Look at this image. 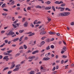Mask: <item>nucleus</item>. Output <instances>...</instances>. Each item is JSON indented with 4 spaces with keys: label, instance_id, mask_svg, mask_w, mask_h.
Returning <instances> with one entry per match:
<instances>
[{
    "label": "nucleus",
    "instance_id": "nucleus-1",
    "mask_svg": "<svg viewBox=\"0 0 74 74\" xmlns=\"http://www.w3.org/2000/svg\"><path fill=\"white\" fill-rule=\"evenodd\" d=\"M70 14V12H63L62 13H60L58 14V16H66Z\"/></svg>",
    "mask_w": 74,
    "mask_h": 74
},
{
    "label": "nucleus",
    "instance_id": "nucleus-2",
    "mask_svg": "<svg viewBox=\"0 0 74 74\" xmlns=\"http://www.w3.org/2000/svg\"><path fill=\"white\" fill-rule=\"evenodd\" d=\"M15 33L12 32V31H10L7 34V36H12L13 34H14Z\"/></svg>",
    "mask_w": 74,
    "mask_h": 74
},
{
    "label": "nucleus",
    "instance_id": "nucleus-3",
    "mask_svg": "<svg viewBox=\"0 0 74 74\" xmlns=\"http://www.w3.org/2000/svg\"><path fill=\"white\" fill-rule=\"evenodd\" d=\"M3 59L4 60H6V61H8L9 60V58H8V56H6L4 57L3 58Z\"/></svg>",
    "mask_w": 74,
    "mask_h": 74
},
{
    "label": "nucleus",
    "instance_id": "nucleus-4",
    "mask_svg": "<svg viewBox=\"0 0 74 74\" xmlns=\"http://www.w3.org/2000/svg\"><path fill=\"white\" fill-rule=\"evenodd\" d=\"M60 9V11H63L64 10V9H65V8H62L61 7H60L58 8V10Z\"/></svg>",
    "mask_w": 74,
    "mask_h": 74
},
{
    "label": "nucleus",
    "instance_id": "nucleus-5",
    "mask_svg": "<svg viewBox=\"0 0 74 74\" xmlns=\"http://www.w3.org/2000/svg\"><path fill=\"white\" fill-rule=\"evenodd\" d=\"M9 2H11V5H13L15 3V1H12V0H11L9 1Z\"/></svg>",
    "mask_w": 74,
    "mask_h": 74
},
{
    "label": "nucleus",
    "instance_id": "nucleus-6",
    "mask_svg": "<svg viewBox=\"0 0 74 74\" xmlns=\"http://www.w3.org/2000/svg\"><path fill=\"white\" fill-rule=\"evenodd\" d=\"M23 25L25 27H27V26H28V22H25Z\"/></svg>",
    "mask_w": 74,
    "mask_h": 74
},
{
    "label": "nucleus",
    "instance_id": "nucleus-7",
    "mask_svg": "<svg viewBox=\"0 0 74 74\" xmlns=\"http://www.w3.org/2000/svg\"><path fill=\"white\" fill-rule=\"evenodd\" d=\"M50 9H51V6L46 7L45 8V10H50Z\"/></svg>",
    "mask_w": 74,
    "mask_h": 74
},
{
    "label": "nucleus",
    "instance_id": "nucleus-8",
    "mask_svg": "<svg viewBox=\"0 0 74 74\" xmlns=\"http://www.w3.org/2000/svg\"><path fill=\"white\" fill-rule=\"evenodd\" d=\"M19 68H16L13 70V71H18Z\"/></svg>",
    "mask_w": 74,
    "mask_h": 74
},
{
    "label": "nucleus",
    "instance_id": "nucleus-9",
    "mask_svg": "<svg viewBox=\"0 0 74 74\" xmlns=\"http://www.w3.org/2000/svg\"><path fill=\"white\" fill-rule=\"evenodd\" d=\"M47 33L46 31H45L43 32H42L40 33V34H45Z\"/></svg>",
    "mask_w": 74,
    "mask_h": 74
},
{
    "label": "nucleus",
    "instance_id": "nucleus-10",
    "mask_svg": "<svg viewBox=\"0 0 74 74\" xmlns=\"http://www.w3.org/2000/svg\"><path fill=\"white\" fill-rule=\"evenodd\" d=\"M15 66V64H13L12 66L10 67V69H13L14 67Z\"/></svg>",
    "mask_w": 74,
    "mask_h": 74
},
{
    "label": "nucleus",
    "instance_id": "nucleus-11",
    "mask_svg": "<svg viewBox=\"0 0 74 74\" xmlns=\"http://www.w3.org/2000/svg\"><path fill=\"white\" fill-rule=\"evenodd\" d=\"M51 1H48L45 2V3L46 4H51Z\"/></svg>",
    "mask_w": 74,
    "mask_h": 74
},
{
    "label": "nucleus",
    "instance_id": "nucleus-12",
    "mask_svg": "<svg viewBox=\"0 0 74 74\" xmlns=\"http://www.w3.org/2000/svg\"><path fill=\"white\" fill-rule=\"evenodd\" d=\"M24 36H21L20 39H19V41L21 42V41H22V38H23V37H24Z\"/></svg>",
    "mask_w": 74,
    "mask_h": 74
},
{
    "label": "nucleus",
    "instance_id": "nucleus-13",
    "mask_svg": "<svg viewBox=\"0 0 74 74\" xmlns=\"http://www.w3.org/2000/svg\"><path fill=\"white\" fill-rule=\"evenodd\" d=\"M44 44H45V41H43L40 43V44L41 46H42V45H44Z\"/></svg>",
    "mask_w": 74,
    "mask_h": 74
},
{
    "label": "nucleus",
    "instance_id": "nucleus-14",
    "mask_svg": "<svg viewBox=\"0 0 74 74\" xmlns=\"http://www.w3.org/2000/svg\"><path fill=\"white\" fill-rule=\"evenodd\" d=\"M9 68L8 67H5L3 70V71H4L5 70H8V69H9Z\"/></svg>",
    "mask_w": 74,
    "mask_h": 74
},
{
    "label": "nucleus",
    "instance_id": "nucleus-15",
    "mask_svg": "<svg viewBox=\"0 0 74 74\" xmlns=\"http://www.w3.org/2000/svg\"><path fill=\"white\" fill-rule=\"evenodd\" d=\"M30 26H32V27H34V25L33 24V23H31L30 24Z\"/></svg>",
    "mask_w": 74,
    "mask_h": 74
},
{
    "label": "nucleus",
    "instance_id": "nucleus-16",
    "mask_svg": "<svg viewBox=\"0 0 74 74\" xmlns=\"http://www.w3.org/2000/svg\"><path fill=\"white\" fill-rule=\"evenodd\" d=\"M36 8H42V7L40 5H37L36 6Z\"/></svg>",
    "mask_w": 74,
    "mask_h": 74
},
{
    "label": "nucleus",
    "instance_id": "nucleus-17",
    "mask_svg": "<svg viewBox=\"0 0 74 74\" xmlns=\"http://www.w3.org/2000/svg\"><path fill=\"white\" fill-rule=\"evenodd\" d=\"M52 9L53 10V11H55V7L53 6L52 7Z\"/></svg>",
    "mask_w": 74,
    "mask_h": 74
},
{
    "label": "nucleus",
    "instance_id": "nucleus-18",
    "mask_svg": "<svg viewBox=\"0 0 74 74\" xmlns=\"http://www.w3.org/2000/svg\"><path fill=\"white\" fill-rule=\"evenodd\" d=\"M21 55V54L20 53H17L15 55V57H17V56H18L19 55Z\"/></svg>",
    "mask_w": 74,
    "mask_h": 74
},
{
    "label": "nucleus",
    "instance_id": "nucleus-19",
    "mask_svg": "<svg viewBox=\"0 0 74 74\" xmlns=\"http://www.w3.org/2000/svg\"><path fill=\"white\" fill-rule=\"evenodd\" d=\"M66 5V4L65 3H62L61 5V7H64Z\"/></svg>",
    "mask_w": 74,
    "mask_h": 74
},
{
    "label": "nucleus",
    "instance_id": "nucleus-20",
    "mask_svg": "<svg viewBox=\"0 0 74 74\" xmlns=\"http://www.w3.org/2000/svg\"><path fill=\"white\" fill-rule=\"evenodd\" d=\"M56 73H58L57 71H54L52 72V74H56Z\"/></svg>",
    "mask_w": 74,
    "mask_h": 74
},
{
    "label": "nucleus",
    "instance_id": "nucleus-21",
    "mask_svg": "<svg viewBox=\"0 0 74 74\" xmlns=\"http://www.w3.org/2000/svg\"><path fill=\"white\" fill-rule=\"evenodd\" d=\"M64 49V51H66V47L64 46L63 47V48L62 49Z\"/></svg>",
    "mask_w": 74,
    "mask_h": 74
},
{
    "label": "nucleus",
    "instance_id": "nucleus-22",
    "mask_svg": "<svg viewBox=\"0 0 74 74\" xmlns=\"http://www.w3.org/2000/svg\"><path fill=\"white\" fill-rule=\"evenodd\" d=\"M3 53L4 55H9V53H8L6 52H4Z\"/></svg>",
    "mask_w": 74,
    "mask_h": 74
},
{
    "label": "nucleus",
    "instance_id": "nucleus-23",
    "mask_svg": "<svg viewBox=\"0 0 74 74\" xmlns=\"http://www.w3.org/2000/svg\"><path fill=\"white\" fill-rule=\"evenodd\" d=\"M37 20H36L34 22V25H36V23H37Z\"/></svg>",
    "mask_w": 74,
    "mask_h": 74
},
{
    "label": "nucleus",
    "instance_id": "nucleus-24",
    "mask_svg": "<svg viewBox=\"0 0 74 74\" xmlns=\"http://www.w3.org/2000/svg\"><path fill=\"white\" fill-rule=\"evenodd\" d=\"M24 32V30H20L19 31V32L20 33H23Z\"/></svg>",
    "mask_w": 74,
    "mask_h": 74
},
{
    "label": "nucleus",
    "instance_id": "nucleus-25",
    "mask_svg": "<svg viewBox=\"0 0 74 74\" xmlns=\"http://www.w3.org/2000/svg\"><path fill=\"white\" fill-rule=\"evenodd\" d=\"M65 10L66 11L68 10V11H70V9L68 8H65Z\"/></svg>",
    "mask_w": 74,
    "mask_h": 74
},
{
    "label": "nucleus",
    "instance_id": "nucleus-26",
    "mask_svg": "<svg viewBox=\"0 0 74 74\" xmlns=\"http://www.w3.org/2000/svg\"><path fill=\"white\" fill-rule=\"evenodd\" d=\"M72 26H74V22H73L71 23L70 24Z\"/></svg>",
    "mask_w": 74,
    "mask_h": 74
},
{
    "label": "nucleus",
    "instance_id": "nucleus-27",
    "mask_svg": "<svg viewBox=\"0 0 74 74\" xmlns=\"http://www.w3.org/2000/svg\"><path fill=\"white\" fill-rule=\"evenodd\" d=\"M42 8L43 9V10H45V6L44 5L42 6Z\"/></svg>",
    "mask_w": 74,
    "mask_h": 74
},
{
    "label": "nucleus",
    "instance_id": "nucleus-28",
    "mask_svg": "<svg viewBox=\"0 0 74 74\" xmlns=\"http://www.w3.org/2000/svg\"><path fill=\"white\" fill-rule=\"evenodd\" d=\"M62 58H67V56L63 55L62 56Z\"/></svg>",
    "mask_w": 74,
    "mask_h": 74
},
{
    "label": "nucleus",
    "instance_id": "nucleus-29",
    "mask_svg": "<svg viewBox=\"0 0 74 74\" xmlns=\"http://www.w3.org/2000/svg\"><path fill=\"white\" fill-rule=\"evenodd\" d=\"M5 5V3H4L2 5V6H1L2 8H3V7H4Z\"/></svg>",
    "mask_w": 74,
    "mask_h": 74
},
{
    "label": "nucleus",
    "instance_id": "nucleus-30",
    "mask_svg": "<svg viewBox=\"0 0 74 74\" xmlns=\"http://www.w3.org/2000/svg\"><path fill=\"white\" fill-rule=\"evenodd\" d=\"M25 17H24L23 18V20H22V22H25Z\"/></svg>",
    "mask_w": 74,
    "mask_h": 74
},
{
    "label": "nucleus",
    "instance_id": "nucleus-31",
    "mask_svg": "<svg viewBox=\"0 0 74 74\" xmlns=\"http://www.w3.org/2000/svg\"><path fill=\"white\" fill-rule=\"evenodd\" d=\"M12 25L13 26V27L14 29L15 28H16L17 27L16 25H14V24H12Z\"/></svg>",
    "mask_w": 74,
    "mask_h": 74
},
{
    "label": "nucleus",
    "instance_id": "nucleus-32",
    "mask_svg": "<svg viewBox=\"0 0 74 74\" xmlns=\"http://www.w3.org/2000/svg\"><path fill=\"white\" fill-rule=\"evenodd\" d=\"M23 47L24 48V49H27V46H26V45H23Z\"/></svg>",
    "mask_w": 74,
    "mask_h": 74
},
{
    "label": "nucleus",
    "instance_id": "nucleus-33",
    "mask_svg": "<svg viewBox=\"0 0 74 74\" xmlns=\"http://www.w3.org/2000/svg\"><path fill=\"white\" fill-rule=\"evenodd\" d=\"M50 49V47H49V46L46 48V50H49Z\"/></svg>",
    "mask_w": 74,
    "mask_h": 74
},
{
    "label": "nucleus",
    "instance_id": "nucleus-34",
    "mask_svg": "<svg viewBox=\"0 0 74 74\" xmlns=\"http://www.w3.org/2000/svg\"><path fill=\"white\" fill-rule=\"evenodd\" d=\"M24 42V41H22L21 42L19 43V45H21L22 44H23Z\"/></svg>",
    "mask_w": 74,
    "mask_h": 74
},
{
    "label": "nucleus",
    "instance_id": "nucleus-35",
    "mask_svg": "<svg viewBox=\"0 0 74 74\" xmlns=\"http://www.w3.org/2000/svg\"><path fill=\"white\" fill-rule=\"evenodd\" d=\"M17 26H19V25H21V23H16L15 24Z\"/></svg>",
    "mask_w": 74,
    "mask_h": 74
},
{
    "label": "nucleus",
    "instance_id": "nucleus-36",
    "mask_svg": "<svg viewBox=\"0 0 74 74\" xmlns=\"http://www.w3.org/2000/svg\"><path fill=\"white\" fill-rule=\"evenodd\" d=\"M59 1H56L55 2V4H59Z\"/></svg>",
    "mask_w": 74,
    "mask_h": 74
},
{
    "label": "nucleus",
    "instance_id": "nucleus-37",
    "mask_svg": "<svg viewBox=\"0 0 74 74\" xmlns=\"http://www.w3.org/2000/svg\"><path fill=\"white\" fill-rule=\"evenodd\" d=\"M49 34H53V32H49Z\"/></svg>",
    "mask_w": 74,
    "mask_h": 74
},
{
    "label": "nucleus",
    "instance_id": "nucleus-38",
    "mask_svg": "<svg viewBox=\"0 0 74 74\" xmlns=\"http://www.w3.org/2000/svg\"><path fill=\"white\" fill-rule=\"evenodd\" d=\"M34 71H32L30 72V74H34Z\"/></svg>",
    "mask_w": 74,
    "mask_h": 74
},
{
    "label": "nucleus",
    "instance_id": "nucleus-39",
    "mask_svg": "<svg viewBox=\"0 0 74 74\" xmlns=\"http://www.w3.org/2000/svg\"><path fill=\"white\" fill-rule=\"evenodd\" d=\"M12 73V71H9L8 73V74H11Z\"/></svg>",
    "mask_w": 74,
    "mask_h": 74
},
{
    "label": "nucleus",
    "instance_id": "nucleus-40",
    "mask_svg": "<svg viewBox=\"0 0 74 74\" xmlns=\"http://www.w3.org/2000/svg\"><path fill=\"white\" fill-rule=\"evenodd\" d=\"M12 52V50H9L7 51L8 53H11V52Z\"/></svg>",
    "mask_w": 74,
    "mask_h": 74
},
{
    "label": "nucleus",
    "instance_id": "nucleus-41",
    "mask_svg": "<svg viewBox=\"0 0 74 74\" xmlns=\"http://www.w3.org/2000/svg\"><path fill=\"white\" fill-rule=\"evenodd\" d=\"M35 53H37L39 52V51L38 50H36L35 51Z\"/></svg>",
    "mask_w": 74,
    "mask_h": 74
},
{
    "label": "nucleus",
    "instance_id": "nucleus-42",
    "mask_svg": "<svg viewBox=\"0 0 74 74\" xmlns=\"http://www.w3.org/2000/svg\"><path fill=\"white\" fill-rule=\"evenodd\" d=\"M62 3H63V1H60L59 2V3H58V4H62Z\"/></svg>",
    "mask_w": 74,
    "mask_h": 74
},
{
    "label": "nucleus",
    "instance_id": "nucleus-43",
    "mask_svg": "<svg viewBox=\"0 0 74 74\" xmlns=\"http://www.w3.org/2000/svg\"><path fill=\"white\" fill-rule=\"evenodd\" d=\"M20 66H21V64H19L17 65H16V67H20Z\"/></svg>",
    "mask_w": 74,
    "mask_h": 74
},
{
    "label": "nucleus",
    "instance_id": "nucleus-44",
    "mask_svg": "<svg viewBox=\"0 0 74 74\" xmlns=\"http://www.w3.org/2000/svg\"><path fill=\"white\" fill-rule=\"evenodd\" d=\"M45 38H47V37L45 36H44L43 37H42V38L41 39L42 40H44V39Z\"/></svg>",
    "mask_w": 74,
    "mask_h": 74
},
{
    "label": "nucleus",
    "instance_id": "nucleus-45",
    "mask_svg": "<svg viewBox=\"0 0 74 74\" xmlns=\"http://www.w3.org/2000/svg\"><path fill=\"white\" fill-rule=\"evenodd\" d=\"M8 40H5V42L6 44L8 43Z\"/></svg>",
    "mask_w": 74,
    "mask_h": 74
},
{
    "label": "nucleus",
    "instance_id": "nucleus-46",
    "mask_svg": "<svg viewBox=\"0 0 74 74\" xmlns=\"http://www.w3.org/2000/svg\"><path fill=\"white\" fill-rule=\"evenodd\" d=\"M23 49V47L22 46H21L19 48V49Z\"/></svg>",
    "mask_w": 74,
    "mask_h": 74
},
{
    "label": "nucleus",
    "instance_id": "nucleus-47",
    "mask_svg": "<svg viewBox=\"0 0 74 74\" xmlns=\"http://www.w3.org/2000/svg\"><path fill=\"white\" fill-rule=\"evenodd\" d=\"M31 7H28L27 8V9L28 10H30V9H31Z\"/></svg>",
    "mask_w": 74,
    "mask_h": 74
},
{
    "label": "nucleus",
    "instance_id": "nucleus-48",
    "mask_svg": "<svg viewBox=\"0 0 74 74\" xmlns=\"http://www.w3.org/2000/svg\"><path fill=\"white\" fill-rule=\"evenodd\" d=\"M3 10L5 11H8V10L7 9H3Z\"/></svg>",
    "mask_w": 74,
    "mask_h": 74
},
{
    "label": "nucleus",
    "instance_id": "nucleus-49",
    "mask_svg": "<svg viewBox=\"0 0 74 74\" xmlns=\"http://www.w3.org/2000/svg\"><path fill=\"white\" fill-rule=\"evenodd\" d=\"M43 60H47L46 58L45 57L43 58Z\"/></svg>",
    "mask_w": 74,
    "mask_h": 74
},
{
    "label": "nucleus",
    "instance_id": "nucleus-50",
    "mask_svg": "<svg viewBox=\"0 0 74 74\" xmlns=\"http://www.w3.org/2000/svg\"><path fill=\"white\" fill-rule=\"evenodd\" d=\"M55 69H56V68L55 67H53V69L52 70V71H55Z\"/></svg>",
    "mask_w": 74,
    "mask_h": 74
},
{
    "label": "nucleus",
    "instance_id": "nucleus-51",
    "mask_svg": "<svg viewBox=\"0 0 74 74\" xmlns=\"http://www.w3.org/2000/svg\"><path fill=\"white\" fill-rule=\"evenodd\" d=\"M41 23V21H39L36 24H39V23Z\"/></svg>",
    "mask_w": 74,
    "mask_h": 74
},
{
    "label": "nucleus",
    "instance_id": "nucleus-52",
    "mask_svg": "<svg viewBox=\"0 0 74 74\" xmlns=\"http://www.w3.org/2000/svg\"><path fill=\"white\" fill-rule=\"evenodd\" d=\"M29 59H32V56H31L28 58Z\"/></svg>",
    "mask_w": 74,
    "mask_h": 74
},
{
    "label": "nucleus",
    "instance_id": "nucleus-53",
    "mask_svg": "<svg viewBox=\"0 0 74 74\" xmlns=\"http://www.w3.org/2000/svg\"><path fill=\"white\" fill-rule=\"evenodd\" d=\"M38 57H36V58L35 59V60H38Z\"/></svg>",
    "mask_w": 74,
    "mask_h": 74
},
{
    "label": "nucleus",
    "instance_id": "nucleus-54",
    "mask_svg": "<svg viewBox=\"0 0 74 74\" xmlns=\"http://www.w3.org/2000/svg\"><path fill=\"white\" fill-rule=\"evenodd\" d=\"M7 17L8 19H10V16H8Z\"/></svg>",
    "mask_w": 74,
    "mask_h": 74
},
{
    "label": "nucleus",
    "instance_id": "nucleus-55",
    "mask_svg": "<svg viewBox=\"0 0 74 74\" xmlns=\"http://www.w3.org/2000/svg\"><path fill=\"white\" fill-rule=\"evenodd\" d=\"M62 42L59 41L58 42V44H59V45H60V44H62Z\"/></svg>",
    "mask_w": 74,
    "mask_h": 74
},
{
    "label": "nucleus",
    "instance_id": "nucleus-56",
    "mask_svg": "<svg viewBox=\"0 0 74 74\" xmlns=\"http://www.w3.org/2000/svg\"><path fill=\"white\" fill-rule=\"evenodd\" d=\"M15 39H16V41H18V40H19V38H15Z\"/></svg>",
    "mask_w": 74,
    "mask_h": 74
},
{
    "label": "nucleus",
    "instance_id": "nucleus-57",
    "mask_svg": "<svg viewBox=\"0 0 74 74\" xmlns=\"http://www.w3.org/2000/svg\"><path fill=\"white\" fill-rule=\"evenodd\" d=\"M41 30L42 32H43V31H44V30H45V29H44V28H42Z\"/></svg>",
    "mask_w": 74,
    "mask_h": 74
},
{
    "label": "nucleus",
    "instance_id": "nucleus-58",
    "mask_svg": "<svg viewBox=\"0 0 74 74\" xmlns=\"http://www.w3.org/2000/svg\"><path fill=\"white\" fill-rule=\"evenodd\" d=\"M16 34H14V35H13L12 36V37H16Z\"/></svg>",
    "mask_w": 74,
    "mask_h": 74
},
{
    "label": "nucleus",
    "instance_id": "nucleus-59",
    "mask_svg": "<svg viewBox=\"0 0 74 74\" xmlns=\"http://www.w3.org/2000/svg\"><path fill=\"white\" fill-rule=\"evenodd\" d=\"M47 20L48 21H51V19H50L49 18H48Z\"/></svg>",
    "mask_w": 74,
    "mask_h": 74
},
{
    "label": "nucleus",
    "instance_id": "nucleus-60",
    "mask_svg": "<svg viewBox=\"0 0 74 74\" xmlns=\"http://www.w3.org/2000/svg\"><path fill=\"white\" fill-rule=\"evenodd\" d=\"M11 7L12 8H15V7H16V5H13V6H12Z\"/></svg>",
    "mask_w": 74,
    "mask_h": 74
},
{
    "label": "nucleus",
    "instance_id": "nucleus-61",
    "mask_svg": "<svg viewBox=\"0 0 74 74\" xmlns=\"http://www.w3.org/2000/svg\"><path fill=\"white\" fill-rule=\"evenodd\" d=\"M59 69V66L58 65V66H56V69Z\"/></svg>",
    "mask_w": 74,
    "mask_h": 74
},
{
    "label": "nucleus",
    "instance_id": "nucleus-62",
    "mask_svg": "<svg viewBox=\"0 0 74 74\" xmlns=\"http://www.w3.org/2000/svg\"><path fill=\"white\" fill-rule=\"evenodd\" d=\"M56 35H57V36H59L60 35V34L59 33H57L56 34Z\"/></svg>",
    "mask_w": 74,
    "mask_h": 74
},
{
    "label": "nucleus",
    "instance_id": "nucleus-63",
    "mask_svg": "<svg viewBox=\"0 0 74 74\" xmlns=\"http://www.w3.org/2000/svg\"><path fill=\"white\" fill-rule=\"evenodd\" d=\"M5 50V48H4L3 49H1V51H4V50Z\"/></svg>",
    "mask_w": 74,
    "mask_h": 74
},
{
    "label": "nucleus",
    "instance_id": "nucleus-64",
    "mask_svg": "<svg viewBox=\"0 0 74 74\" xmlns=\"http://www.w3.org/2000/svg\"><path fill=\"white\" fill-rule=\"evenodd\" d=\"M63 63H64V60H62L61 61V64H63Z\"/></svg>",
    "mask_w": 74,
    "mask_h": 74
}]
</instances>
